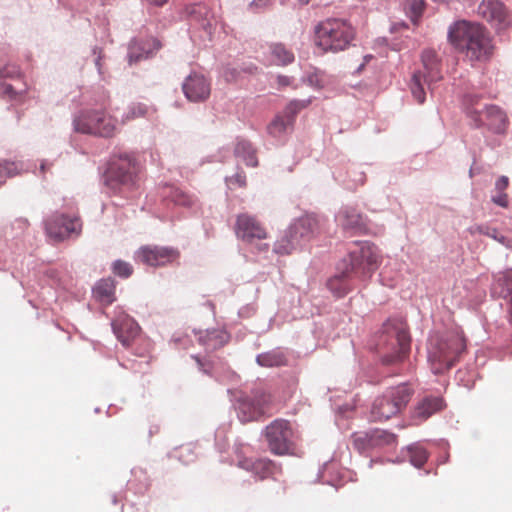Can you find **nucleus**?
I'll return each mask as SVG.
<instances>
[{"mask_svg": "<svg viewBox=\"0 0 512 512\" xmlns=\"http://www.w3.org/2000/svg\"><path fill=\"white\" fill-rule=\"evenodd\" d=\"M166 197H168L175 205L183 207H191L196 203V199L192 195H189L179 188H170Z\"/></svg>", "mask_w": 512, "mask_h": 512, "instance_id": "nucleus-31", "label": "nucleus"}, {"mask_svg": "<svg viewBox=\"0 0 512 512\" xmlns=\"http://www.w3.org/2000/svg\"><path fill=\"white\" fill-rule=\"evenodd\" d=\"M198 340L207 350L212 351L225 345L229 340V335L224 330L213 329L200 333Z\"/></svg>", "mask_w": 512, "mask_h": 512, "instance_id": "nucleus-25", "label": "nucleus"}, {"mask_svg": "<svg viewBox=\"0 0 512 512\" xmlns=\"http://www.w3.org/2000/svg\"><path fill=\"white\" fill-rule=\"evenodd\" d=\"M113 272L122 278H128L133 273V267L128 262L117 260L113 263Z\"/></svg>", "mask_w": 512, "mask_h": 512, "instance_id": "nucleus-38", "label": "nucleus"}, {"mask_svg": "<svg viewBox=\"0 0 512 512\" xmlns=\"http://www.w3.org/2000/svg\"><path fill=\"white\" fill-rule=\"evenodd\" d=\"M478 10L481 16L498 30H504L512 23L510 14L500 0H483Z\"/></svg>", "mask_w": 512, "mask_h": 512, "instance_id": "nucleus-18", "label": "nucleus"}, {"mask_svg": "<svg viewBox=\"0 0 512 512\" xmlns=\"http://www.w3.org/2000/svg\"><path fill=\"white\" fill-rule=\"evenodd\" d=\"M186 98L192 102H203L211 93L210 82L202 75H189L182 85Z\"/></svg>", "mask_w": 512, "mask_h": 512, "instance_id": "nucleus-21", "label": "nucleus"}, {"mask_svg": "<svg viewBox=\"0 0 512 512\" xmlns=\"http://www.w3.org/2000/svg\"><path fill=\"white\" fill-rule=\"evenodd\" d=\"M235 234L239 239L247 243L264 240L268 237V232L264 225L255 216L248 213H241L237 216Z\"/></svg>", "mask_w": 512, "mask_h": 512, "instance_id": "nucleus-16", "label": "nucleus"}, {"mask_svg": "<svg viewBox=\"0 0 512 512\" xmlns=\"http://www.w3.org/2000/svg\"><path fill=\"white\" fill-rule=\"evenodd\" d=\"M112 329L117 339L124 346H129L140 333L138 323L125 312L118 313L112 321Z\"/></svg>", "mask_w": 512, "mask_h": 512, "instance_id": "nucleus-20", "label": "nucleus"}, {"mask_svg": "<svg viewBox=\"0 0 512 512\" xmlns=\"http://www.w3.org/2000/svg\"><path fill=\"white\" fill-rule=\"evenodd\" d=\"M271 55L273 61L278 65H288L294 61L293 52L281 43L271 45Z\"/></svg>", "mask_w": 512, "mask_h": 512, "instance_id": "nucleus-29", "label": "nucleus"}, {"mask_svg": "<svg viewBox=\"0 0 512 512\" xmlns=\"http://www.w3.org/2000/svg\"><path fill=\"white\" fill-rule=\"evenodd\" d=\"M180 256L177 249L157 245H145L138 249L136 258L145 265L158 267L176 261Z\"/></svg>", "mask_w": 512, "mask_h": 512, "instance_id": "nucleus-15", "label": "nucleus"}, {"mask_svg": "<svg viewBox=\"0 0 512 512\" xmlns=\"http://www.w3.org/2000/svg\"><path fill=\"white\" fill-rule=\"evenodd\" d=\"M346 293H347L346 289H343V290H341V291H337V292H336V295H337L338 297H342V296H344Z\"/></svg>", "mask_w": 512, "mask_h": 512, "instance_id": "nucleus-50", "label": "nucleus"}, {"mask_svg": "<svg viewBox=\"0 0 512 512\" xmlns=\"http://www.w3.org/2000/svg\"><path fill=\"white\" fill-rule=\"evenodd\" d=\"M445 407L443 398L429 396L422 399L414 410V417L424 421Z\"/></svg>", "mask_w": 512, "mask_h": 512, "instance_id": "nucleus-24", "label": "nucleus"}, {"mask_svg": "<svg viewBox=\"0 0 512 512\" xmlns=\"http://www.w3.org/2000/svg\"><path fill=\"white\" fill-rule=\"evenodd\" d=\"M422 63L424 71L414 73L410 84L412 95L419 104L424 103L426 99L423 84L427 83L430 86L431 83L442 79L440 63L435 51L425 50L422 53Z\"/></svg>", "mask_w": 512, "mask_h": 512, "instance_id": "nucleus-9", "label": "nucleus"}, {"mask_svg": "<svg viewBox=\"0 0 512 512\" xmlns=\"http://www.w3.org/2000/svg\"><path fill=\"white\" fill-rule=\"evenodd\" d=\"M140 169V164L134 156L120 155L108 169L107 184L113 189L120 187L131 189L138 184Z\"/></svg>", "mask_w": 512, "mask_h": 512, "instance_id": "nucleus-8", "label": "nucleus"}, {"mask_svg": "<svg viewBox=\"0 0 512 512\" xmlns=\"http://www.w3.org/2000/svg\"><path fill=\"white\" fill-rule=\"evenodd\" d=\"M148 8H162L169 3V0H140Z\"/></svg>", "mask_w": 512, "mask_h": 512, "instance_id": "nucleus-43", "label": "nucleus"}, {"mask_svg": "<svg viewBox=\"0 0 512 512\" xmlns=\"http://www.w3.org/2000/svg\"><path fill=\"white\" fill-rule=\"evenodd\" d=\"M272 403L270 394L260 391L254 394L251 399L244 400L239 405V417L243 422L257 420L266 414Z\"/></svg>", "mask_w": 512, "mask_h": 512, "instance_id": "nucleus-17", "label": "nucleus"}, {"mask_svg": "<svg viewBox=\"0 0 512 512\" xmlns=\"http://www.w3.org/2000/svg\"><path fill=\"white\" fill-rule=\"evenodd\" d=\"M20 169V165L16 162H0V185L4 183L6 178L17 175L20 172Z\"/></svg>", "mask_w": 512, "mask_h": 512, "instance_id": "nucleus-37", "label": "nucleus"}, {"mask_svg": "<svg viewBox=\"0 0 512 512\" xmlns=\"http://www.w3.org/2000/svg\"><path fill=\"white\" fill-rule=\"evenodd\" d=\"M82 223L78 215L54 213L45 221L47 236L54 242H62L72 236H79Z\"/></svg>", "mask_w": 512, "mask_h": 512, "instance_id": "nucleus-12", "label": "nucleus"}, {"mask_svg": "<svg viewBox=\"0 0 512 512\" xmlns=\"http://www.w3.org/2000/svg\"><path fill=\"white\" fill-rule=\"evenodd\" d=\"M195 360L197 361V363L199 364V366L201 368H203V363L201 362V360L198 358V357H195Z\"/></svg>", "mask_w": 512, "mask_h": 512, "instance_id": "nucleus-51", "label": "nucleus"}, {"mask_svg": "<svg viewBox=\"0 0 512 512\" xmlns=\"http://www.w3.org/2000/svg\"><path fill=\"white\" fill-rule=\"evenodd\" d=\"M319 232V222L315 216L304 215L295 220L277 240L274 250L278 254H290L309 242Z\"/></svg>", "mask_w": 512, "mask_h": 512, "instance_id": "nucleus-6", "label": "nucleus"}, {"mask_svg": "<svg viewBox=\"0 0 512 512\" xmlns=\"http://www.w3.org/2000/svg\"><path fill=\"white\" fill-rule=\"evenodd\" d=\"M263 436L271 453L275 455H287L294 450V432L291 424L285 419H276L266 426Z\"/></svg>", "mask_w": 512, "mask_h": 512, "instance_id": "nucleus-10", "label": "nucleus"}, {"mask_svg": "<svg viewBox=\"0 0 512 512\" xmlns=\"http://www.w3.org/2000/svg\"><path fill=\"white\" fill-rule=\"evenodd\" d=\"M53 164L52 163H49L47 161H42L41 164H40V168H39V174L42 176V177H45V174L51 170Z\"/></svg>", "mask_w": 512, "mask_h": 512, "instance_id": "nucleus-45", "label": "nucleus"}, {"mask_svg": "<svg viewBox=\"0 0 512 512\" xmlns=\"http://www.w3.org/2000/svg\"><path fill=\"white\" fill-rule=\"evenodd\" d=\"M235 155L242 159L247 166L256 167L258 165L256 151L249 141H238L235 147Z\"/></svg>", "mask_w": 512, "mask_h": 512, "instance_id": "nucleus-27", "label": "nucleus"}, {"mask_svg": "<svg viewBox=\"0 0 512 512\" xmlns=\"http://www.w3.org/2000/svg\"><path fill=\"white\" fill-rule=\"evenodd\" d=\"M467 116L476 127H485L493 133H503L508 126L506 113L497 105H482L480 96L468 94L464 98Z\"/></svg>", "mask_w": 512, "mask_h": 512, "instance_id": "nucleus-4", "label": "nucleus"}, {"mask_svg": "<svg viewBox=\"0 0 512 512\" xmlns=\"http://www.w3.org/2000/svg\"><path fill=\"white\" fill-rule=\"evenodd\" d=\"M338 220L341 227L351 234H362L367 232L365 218L353 208L344 209Z\"/></svg>", "mask_w": 512, "mask_h": 512, "instance_id": "nucleus-23", "label": "nucleus"}, {"mask_svg": "<svg viewBox=\"0 0 512 512\" xmlns=\"http://www.w3.org/2000/svg\"><path fill=\"white\" fill-rule=\"evenodd\" d=\"M425 5L426 3L424 0H406L404 3V9L411 20L416 23L422 16Z\"/></svg>", "mask_w": 512, "mask_h": 512, "instance_id": "nucleus-33", "label": "nucleus"}, {"mask_svg": "<svg viewBox=\"0 0 512 512\" xmlns=\"http://www.w3.org/2000/svg\"><path fill=\"white\" fill-rule=\"evenodd\" d=\"M382 362L393 365L402 362L410 351V336L402 322H388L381 336Z\"/></svg>", "mask_w": 512, "mask_h": 512, "instance_id": "nucleus-5", "label": "nucleus"}, {"mask_svg": "<svg viewBox=\"0 0 512 512\" xmlns=\"http://www.w3.org/2000/svg\"><path fill=\"white\" fill-rule=\"evenodd\" d=\"M498 283L503 285V289L500 292L501 295L504 298L509 297L510 317L512 321V269L505 272L504 275L498 279Z\"/></svg>", "mask_w": 512, "mask_h": 512, "instance_id": "nucleus-36", "label": "nucleus"}, {"mask_svg": "<svg viewBox=\"0 0 512 512\" xmlns=\"http://www.w3.org/2000/svg\"><path fill=\"white\" fill-rule=\"evenodd\" d=\"M309 100H293L291 101L281 115L275 117V119L268 126L269 133L274 137H280L289 128L292 127L295 116L305 107L309 105Z\"/></svg>", "mask_w": 512, "mask_h": 512, "instance_id": "nucleus-19", "label": "nucleus"}, {"mask_svg": "<svg viewBox=\"0 0 512 512\" xmlns=\"http://www.w3.org/2000/svg\"><path fill=\"white\" fill-rule=\"evenodd\" d=\"M73 123L77 132L101 137H112L116 131V120L103 111L82 112Z\"/></svg>", "mask_w": 512, "mask_h": 512, "instance_id": "nucleus-11", "label": "nucleus"}, {"mask_svg": "<svg viewBox=\"0 0 512 512\" xmlns=\"http://www.w3.org/2000/svg\"><path fill=\"white\" fill-rule=\"evenodd\" d=\"M351 269L360 271L364 276L375 271L380 263V256L376 246L369 242L355 244L349 252Z\"/></svg>", "mask_w": 512, "mask_h": 512, "instance_id": "nucleus-13", "label": "nucleus"}, {"mask_svg": "<svg viewBox=\"0 0 512 512\" xmlns=\"http://www.w3.org/2000/svg\"><path fill=\"white\" fill-rule=\"evenodd\" d=\"M478 231L482 234H485L498 242L505 244L506 238L503 235H499L498 231L494 228H484V227H478Z\"/></svg>", "mask_w": 512, "mask_h": 512, "instance_id": "nucleus-41", "label": "nucleus"}, {"mask_svg": "<svg viewBox=\"0 0 512 512\" xmlns=\"http://www.w3.org/2000/svg\"><path fill=\"white\" fill-rule=\"evenodd\" d=\"M147 112H148V107L145 104L137 103L130 107L125 118L127 120H130V119H135L137 117H143L147 114Z\"/></svg>", "mask_w": 512, "mask_h": 512, "instance_id": "nucleus-39", "label": "nucleus"}, {"mask_svg": "<svg viewBox=\"0 0 512 512\" xmlns=\"http://www.w3.org/2000/svg\"><path fill=\"white\" fill-rule=\"evenodd\" d=\"M352 437L353 445L358 451L363 452L369 449H373L371 431L355 433Z\"/></svg>", "mask_w": 512, "mask_h": 512, "instance_id": "nucleus-35", "label": "nucleus"}, {"mask_svg": "<svg viewBox=\"0 0 512 512\" xmlns=\"http://www.w3.org/2000/svg\"><path fill=\"white\" fill-rule=\"evenodd\" d=\"M373 448L392 446L396 444L397 436L385 430L375 429L371 431Z\"/></svg>", "mask_w": 512, "mask_h": 512, "instance_id": "nucleus-30", "label": "nucleus"}, {"mask_svg": "<svg viewBox=\"0 0 512 512\" xmlns=\"http://www.w3.org/2000/svg\"><path fill=\"white\" fill-rule=\"evenodd\" d=\"M27 86L16 68L5 67L0 70V95L11 101L23 102Z\"/></svg>", "mask_w": 512, "mask_h": 512, "instance_id": "nucleus-14", "label": "nucleus"}, {"mask_svg": "<svg viewBox=\"0 0 512 512\" xmlns=\"http://www.w3.org/2000/svg\"><path fill=\"white\" fill-rule=\"evenodd\" d=\"M354 37V28L342 19H327L315 29V44L323 52L343 51L350 46Z\"/></svg>", "mask_w": 512, "mask_h": 512, "instance_id": "nucleus-3", "label": "nucleus"}, {"mask_svg": "<svg viewBox=\"0 0 512 512\" xmlns=\"http://www.w3.org/2000/svg\"><path fill=\"white\" fill-rule=\"evenodd\" d=\"M278 85L281 87L289 86L292 82L291 78L288 76L280 75L277 77Z\"/></svg>", "mask_w": 512, "mask_h": 512, "instance_id": "nucleus-46", "label": "nucleus"}, {"mask_svg": "<svg viewBox=\"0 0 512 512\" xmlns=\"http://www.w3.org/2000/svg\"><path fill=\"white\" fill-rule=\"evenodd\" d=\"M114 284L111 280L100 281L94 289L96 297L106 303H111L114 298Z\"/></svg>", "mask_w": 512, "mask_h": 512, "instance_id": "nucleus-32", "label": "nucleus"}, {"mask_svg": "<svg viewBox=\"0 0 512 512\" xmlns=\"http://www.w3.org/2000/svg\"><path fill=\"white\" fill-rule=\"evenodd\" d=\"M449 39L457 50L464 53L470 61H486L494 50L487 29L468 21H458L449 30Z\"/></svg>", "mask_w": 512, "mask_h": 512, "instance_id": "nucleus-1", "label": "nucleus"}, {"mask_svg": "<svg viewBox=\"0 0 512 512\" xmlns=\"http://www.w3.org/2000/svg\"><path fill=\"white\" fill-rule=\"evenodd\" d=\"M257 363L263 367H279L286 365L287 360L283 352L273 350L259 354L256 358Z\"/></svg>", "mask_w": 512, "mask_h": 512, "instance_id": "nucleus-28", "label": "nucleus"}, {"mask_svg": "<svg viewBox=\"0 0 512 512\" xmlns=\"http://www.w3.org/2000/svg\"><path fill=\"white\" fill-rule=\"evenodd\" d=\"M227 183L229 185L245 187L246 186V175L243 171H238L235 175L227 178Z\"/></svg>", "mask_w": 512, "mask_h": 512, "instance_id": "nucleus-40", "label": "nucleus"}, {"mask_svg": "<svg viewBox=\"0 0 512 512\" xmlns=\"http://www.w3.org/2000/svg\"><path fill=\"white\" fill-rule=\"evenodd\" d=\"M192 13L195 14V13H199V14H205L207 15L208 14V10L206 8V6L204 5H201V4H197L193 7L192 9Z\"/></svg>", "mask_w": 512, "mask_h": 512, "instance_id": "nucleus-47", "label": "nucleus"}, {"mask_svg": "<svg viewBox=\"0 0 512 512\" xmlns=\"http://www.w3.org/2000/svg\"><path fill=\"white\" fill-rule=\"evenodd\" d=\"M238 466L245 470L254 472L261 479H264L272 474L274 468L273 462L269 459L252 460L244 458L238 461Z\"/></svg>", "mask_w": 512, "mask_h": 512, "instance_id": "nucleus-26", "label": "nucleus"}, {"mask_svg": "<svg viewBox=\"0 0 512 512\" xmlns=\"http://www.w3.org/2000/svg\"><path fill=\"white\" fill-rule=\"evenodd\" d=\"M509 186V179L507 176H501L495 183V190L497 192H504Z\"/></svg>", "mask_w": 512, "mask_h": 512, "instance_id": "nucleus-44", "label": "nucleus"}, {"mask_svg": "<svg viewBox=\"0 0 512 512\" xmlns=\"http://www.w3.org/2000/svg\"><path fill=\"white\" fill-rule=\"evenodd\" d=\"M162 47L156 38H147L140 41H132L128 50V61L130 64L153 57Z\"/></svg>", "mask_w": 512, "mask_h": 512, "instance_id": "nucleus-22", "label": "nucleus"}, {"mask_svg": "<svg viewBox=\"0 0 512 512\" xmlns=\"http://www.w3.org/2000/svg\"><path fill=\"white\" fill-rule=\"evenodd\" d=\"M268 2V0H257V1H254L252 3V5H255V6H263V5H266Z\"/></svg>", "mask_w": 512, "mask_h": 512, "instance_id": "nucleus-48", "label": "nucleus"}, {"mask_svg": "<svg viewBox=\"0 0 512 512\" xmlns=\"http://www.w3.org/2000/svg\"><path fill=\"white\" fill-rule=\"evenodd\" d=\"M412 392L406 385L388 389L372 406L371 417L375 421L388 420L402 411L410 401Z\"/></svg>", "mask_w": 512, "mask_h": 512, "instance_id": "nucleus-7", "label": "nucleus"}, {"mask_svg": "<svg viewBox=\"0 0 512 512\" xmlns=\"http://www.w3.org/2000/svg\"><path fill=\"white\" fill-rule=\"evenodd\" d=\"M492 202L500 207L507 208L509 205L508 195L505 192H498L497 195L492 197Z\"/></svg>", "mask_w": 512, "mask_h": 512, "instance_id": "nucleus-42", "label": "nucleus"}, {"mask_svg": "<svg viewBox=\"0 0 512 512\" xmlns=\"http://www.w3.org/2000/svg\"><path fill=\"white\" fill-rule=\"evenodd\" d=\"M410 462L417 468L422 467L427 459L428 453L421 446L413 445L408 448Z\"/></svg>", "mask_w": 512, "mask_h": 512, "instance_id": "nucleus-34", "label": "nucleus"}, {"mask_svg": "<svg viewBox=\"0 0 512 512\" xmlns=\"http://www.w3.org/2000/svg\"><path fill=\"white\" fill-rule=\"evenodd\" d=\"M338 282H340V280H339V279L331 280V281L329 282V287H330V289L334 291V290H335V284H336V283H338Z\"/></svg>", "mask_w": 512, "mask_h": 512, "instance_id": "nucleus-49", "label": "nucleus"}, {"mask_svg": "<svg viewBox=\"0 0 512 512\" xmlns=\"http://www.w3.org/2000/svg\"><path fill=\"white\" fill-rule=\"evenodd\" d=\"M465 339L457 333L433 337L428 348V361L434 374L450 369L465 350Z\"/></svg>", "mask_w": 512, "mask_h": 512, "instance_id": "nucleus-2", "label": "nucleus"}]
</instances>
